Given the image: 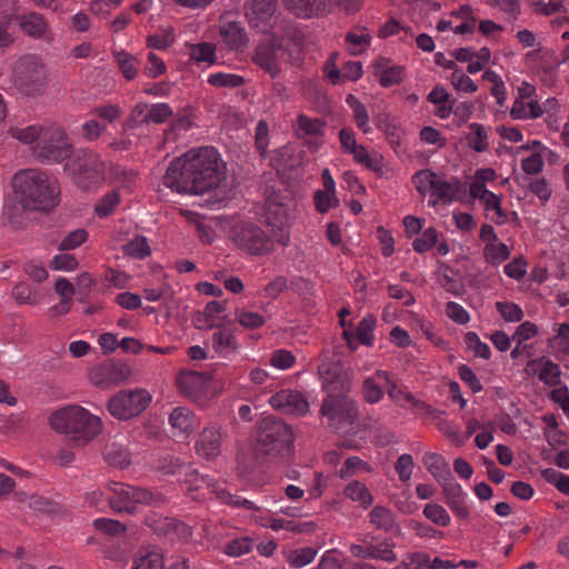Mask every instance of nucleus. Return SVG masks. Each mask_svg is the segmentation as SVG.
I'll return each mask as SVG.
<instances>
[{
  "instance_id": "29",
  "label": "nucleus",
  "mask_w": 569,
  "mask_h": 569,
  "mask_svg": "<svg viewBox=\"0 0 569 569\" xmlns=\"http://www.w3.org/2000/svg\"><path fill=\"white\" fill-rule=\"evenodd\" d=\"M131 569H164L163 556L156 550L148 551L134 560ZM168 569H189L188 560L174 562Z\"/></svg>"
},
{
  "instance_id": "28",
  "label": "nucleus",
  "mask_w": 569,
  "mask_h": 569,
  "mask_svg": "<svg viewBox=\"0 0 569 569\" xmlns=\"http://www.w3.org/2000/svg\"><path fill=\"white\" fill-rule=\"evenodd\" d=\"M423 463L440 486L453 478L448 463L441 455L427 452L423 456Z\"/></svg>"
},
{
  "instance_id": "35",
  "label": "nucleus",
  "mask_w": 569,
  "mask_h": 569,
  "mask_svg": "<svg viewBox=\"0 0 569 569\" xmlns=\"http://www.w3.org/2000/svg\"><path fill=\"white\" fill-rule=\"evenodd\" d=\"M103 457L106 461L118 468H124L130 463V453L123 443L111 441L106 445Z\"/></svg>"
},
{
  "instance_id": "19",
  "label": "nucleus",
  "mask_w": 569,
  "mask_h": 569,
  "mask_svg": "<svg viewBox=\"0 0 569 569\" xmlns=\"http://www.w3.org/2000/svg\"><path fill=\"white\" fill-rule=\"evenodd\" d=\"M376 377L377 379L386 382L389 398L392 399L398 406L405 407V403H408L415 408H421L430 411V407L428 405L418 400L412 393L407 392L402 388L398 387V385L390 379L388 371L377 370Z\"/></svg>"
},
{
  "instance_id": "8",
  "label": "nucleus",
  "mask_w": 569,
  "mask_h": 569,
  "mask_svg": "<svg viewBox=\"0 0 569 569\" xmlns=\"http://www.w3.org/2000/svg\"><path fill=\"white\" fill-rule=\"evenodd\" d=\"M72 183L83 191L98 188L106 179V163L90 149H78L64 164Z\"/></svg>"
},
{
  "instance_id": "52",
  "label": "nucleus",
  "mask_w": 569,
  "mask_h": 569,
  "mask_svg": "<svg viewBox=\"0 0 569 569\" xmlns=\"http://www.w3.org/2000/svg\"><path fill=\"white\" fill-rule=\"evenodd\" d=\"M422 513L428 520L440 527H448L451 522L449 512L438 503H427Z\"/></svg>"
},
{
  "instance_id": "3",
  "label": "nucleus",
  "mask_w": 569,
  "mask_h": 569,
  "mask_svg": "<svg viewBox=\"0 0 569 569\" xmlns=\"http://www.w3.org/2000/svg\"><path fill=\"white\" fill-rule=\"evenodd\" d=\"M351 383L352 373L340 362L322 371V390L327 392L322 400V416L328 417L329 428L341 435L352 429L359 415L358 402L349 396Z\"/></svg>"
},
{
  "instance_id": "12",
  "label": "nucleus",
  "mask_w": 569,
  "mask_h": 569,
  "mask_svg": "<svg viewBox=\"0 0 569 569\" xmlns=\"http://www.w3.org/2000/svg\"><path fill=\"white\" fill-rule=\"evenodd\" d=\"M14 84L26 96H38L44 88V69L36 57H24L14 69Z\"/></svg>"
},
{
  "instance_id": "57",
  "label": "nucleus",
  "mask_w": 569,
  "mask_h": 569,
  "mask_svg": "<svg viewBox=\"0 0 569 569\" xmlns=\"http://www.w3.org/2000/svg\"><path fill=\"white\" fill-rule=\"evenodd\" d=\"M119 203V191L111 190L99 200V202L96 204L94 212L99 218H107L114 211Z\"/></svg>"
},
{
  "instance_id": "47",
  "label": "nucleus",
  "mask_w": 569,
  "mask_h": 569,
  "mask_svg": "<svg viewBox=\"0 0 569 569\" xmlns=\"http://www.w3.org/2000/svg\"><path fill=\"white\" fill-rule=\"evenodd\" d=\"M560 367L550 359L543 357V361L541 362L540 370L538 372L539 380L547 386L556 387L560 383Z\"/></svg>"
},
{
  "instance_id": "7",
  "label": "nucleus",
  "mask_w": 569,
  "mask_h": 569,
  "mask_svg": "<svg viewBox=\"0 0 569 569\" xmlns=\"http://www.w3.org/2000/svg\"><path fill=\"white\" fill-rule=\"evenodd\" d=\"M293 451V432L289 425L273 417L263 418L260 422L257 452L270 461L288 459Z\"/></svg>"
},
{
  "instance_id": "17",
  "label": "nucleus",
  "mask_w": 569,
  "mask_h": 569,
  "mask_svg": "<svg viewBox=\"0 0 569 569\" xmlns=\"http://www.w3.org/2000/svg\"><path fill=\"white\" fill-rule=\"evenodd\" d=\"M463 186L458 179L448 181L438 174L433 191L428 199V206L435 208L439 203L450 204L460 198Z\"/></svg>"
},
{
  "instance_id": "10",
  "label": "nucleus",
  "mask_w": 569,
  "mask_h": 569,
  "mask_svg": "<svg viewBox=\"0 0 569 569\" xmlns=\"http://www.w3.org/2000/svg\"><path fill=\"white\" fill-rule=\"evenodd\" d=\"M34 152L41 161L56 163L62 162L73 154L72 144L67 133L57 126L46 128Z\"/></svg>"
},
{
  "instance_id": "41",
  "label": "nucleus",
  "mask_w": 569,
  "mask_h": 569,
  "mask_svg": "<svg viewBox=\"0 0 569 569\" xmlns=\"http://www.w3.org/2000/svg\"><path fill=\"white\" fill-rule=\"evenodd\" d=\"M470 133L467 136L468 144L476 152H485L489 148V136L487 129L477 122L469 124Z\"/></svg>"
},
{
  "instance_id": "24",
  "label": "nucleus",
  "mask_w": 569,
  "mask_h": 569,
  "mask_svg": "<svg viewBox=\"0 0 569 569\" xmlns=\"http://www.w3.org/2000/svg\"><path fill=\"white\" fill-rule=\"evenodd\" d=\"M21 31L33 39H46L50 32V27L46 18L34 11L23 13L18 17Z\"/></svg>"
},
{
  "instance_id": "6",
  "label": "nucleus",
  "mask_w": 569,
  "mask_h": 569,
  "mask_svg": "<svg viewBox=\"0 0 569 569\" xmlns=\"http://www.w3.org/2000/svg\"><path fill=\"white\" fill-rule=\"evenodd\" d=\"M201 480L214 492V496L221 502L236 509H246L252 512H257L258 515H253L252 517L254 521L262 527H269L274 531L286 529L293 532H310L316 528V525L312 522H296L293 520L273 518L268 513V511H262L258 506H256L254 502L229 492L226 489L224 483L218 481L217 479L203 477Z\"/></svg>"
},
{
  "instance_id": "64",
  "label": "nucleus",
  "mask_w": 569,
  "mask_h": 569,
  "mask_svg": "<svg viewBox=\"0 0 569 569\" xmlns=\"http://www.w3.org/2000/svg\"><path fill=\"white\" fill-rule=\"evenodd\" d=\"M141 124H149V104L144 102L137 103L127 119L128 128H138Z\"/></svg>"
},
{
  "instance_id": "38",
  "label": "nucleus",
  "mask_w": 569,
  "mask_h": 569,
  "mask_svg": "<svg viewBox=\"0 0 569 569\" xmlns=\"http://www.w3.org/2000/svg\"><path fill=\"white\" fill-rule=\"evenodd\" d=\"M371 42V36L366 28H357L346 34V43L351 54L362 53Z\"/></svg>"
},
{
  "instance_id": "15",
  "label": "nucleus",
  "mask_w": 569,
  "mask_h": 569,
  "mask_svg": "<svg viewBox=\"0 0 569 569\" xmlns=\"http://www.w3.org/2000/svg\"><path fill=\"white\" fill-rule=\"evenodd\" d=\"M221 439L222 433L219 426L206 427L196 441V452L207 460L216 459L221 452Z\"/></svg>"
},
{
  "instance_id": "27",
  "label": "nucleus",
  "mask_w": 569,
  "mask_h": 569,
  "mask_svg": "<svg viewBox=\"0 0 569 569\" xmlns=\"http://www.w3.org/2000/svg\"><path fill=\"white\" fill-rule=\"evenodd\" d=\"M350 552L361 559L371 558L386 562H393L397 559L396 553L388 545H352Z\"/></svg>"
},
{
  "instance_id": "54",
  "label": "nucleus",
  "mask_w": 569,
  "mask_h": 569,
  "mask_svg": "<svg viewBox=\"0 0 569 569\" xmlns=\"http://www.w3.org/2000/svg\"><path fill=\"white\" fill-rule=\"evenodd\" d=\"M236 321L244 329H258L266 323V318L250 310L237 309L234 312Z\"/></svg>"
},
{
  "instance_id": "37",
  "label": "nucleus",
  "mask_w": 569,
  "mask_h": 569,
  "mask_svg": "<svg viewBox=\"0 0 569 569\" xmlns=\"http://www.w3.org/2000/svg\"><path fill=\"white\" fill-rule=\"evenodd\" d=\"M154 530L164 535H172L180 540H186L192 535L190 526L173 518H164Z\"/></svg>"
},
{
  "instance_id": "30",
  "label": "nucleus",
  "mask_w": 569,
  "mask_h": 569,
  "mask_svg": "<svg viewBox=\"0 0 569 569\" xmlns=\"http://www.w3.org/2000/svg\"><path fill=\"white\" fill-rule=\"evenodd\" d=\"M346 103L352 111L353 121L359 130L365 134L371 133L370 117L367 107L353 94L346 97Z\"/></svg>"
},
{
  "instance_id": "32",
  "label": "nucleus",
  "mask_w": 569,
  "mask_h": 569,
  "mask_svg": "<svg viewBox=\"0 0 569 569\" xmlns=\"http://www.w3.org/2000/svg\"><path fill=\"white\" fill-rule=\"evenodd\" d=\"M408 569H453L458 565L450 560H443L441 558H433L422 552L413 553L408 560Z\"/></svg>"
},
{
  "instance_id": "25",
  "label": "nucleus",
  "mask_w": 569,
  "mask_h": 569,
  "mask_svg": "<svg viewBox=\"0 0 569 569\" xmlns=\"http://www.w3.org/2000/svg\"><path fill=\"white\" fill-rule=\"evenodd\" d=\"M253 60L271 77H276L280 71L278 48L273 42L259 43L256 48Z\"/></svg>"
},
{
  "instance_id": "18",
  "label": "nucleus",
  "mask_w": 569,
  "mask_h": 569,
  "mask_svg": "<svg viewBox=\"0 0 569 569\" xmlns=\"http://www.w3.org/2000/svg\"><path fill=\"white\" fill-rule=\"evenodd\" d=\"M176 437L188 438L200 425L198 417L187 407H176L168 419Z\"/></svg>"
},
{
  "instance_id": "26",
  "label": "nucleus",
  "mask_w": 569,
  "mask_h": 569,
  "mask_svg": "<svg viewBox=\"0 0 569 569\" xmlns=\"http://www.w3.org/2000/svg\"><path fill=\"white\" fill-rule=\"evenodd\" d=\"M227 308L226 301H210L206 305L203 311L196 318L197 327L199 329H213L223 325L224 317L219 315Z\"/></svg>"
},
{
  "instance_id": "58",
  "label": "nucleus",
  "mask_w": 569,
  "mask_h": 569,
  "mask_svg": "<svg viewBox=\"0 0 569 569\" xmlns=\"http://www.w3.org/2000/svg\"><path fill=\"white\" fill-rule=\"evenodd\" d=\"M110 497L111 493L108 491L107 485L104 489H94L87 492L84 501L89 507L96 508L99 511H104L107 508H110Z\"/></svg>"
},
{
  "instance_id": "49",
  "label": "nucleus",
  "mask_w": 569,
  "mask_h": 569,
  "mask_svg": "<svg viewBox=\"0 0 569 569\" xmlns=\"http://www.w3.org/2000/svg\"><path fill=\"white\" fill-rule=\"evenodd\" d=\"M375 377H367L361 385V395L363 400L369 405L378 403L385 396V390L376 381Z\"/></svg>"
},
{
  "instance_id": "9",
  "label": "nucleus",
  "mask_w": 569,
  "mask_h": 569,
  "mask_svg": "<svg viewBox=\"0 0 569 569\" xmlns=\"http://www.w3.org/2000/svg\"><path fill=\"white\" fill-rule=\"evenodd\" d=\"M246 16L250 27L259 32L274 38L291 36L288 23L277 16V0H252Z\"/></svg>"
},
{
  "instance_id": "4",
  "label": "nucleus",
  "mask_w": 569,
  "mask_h": 569,
  "mask_svg": "<svg viewBox=\"0 0 569 569\" xmlns=\"http://www.w3.org/2000/svg\"><path fill=\"white\" fill-rule=\"evenodd\" d=\"M11 183L17 200L24 209L48 211L58 204L59 183L44 171L20 170Z\"/></svg>"
},
{
  "instance_id": "56",
  "label": "nucleus",
  "mask_w": 569,
  "mask_h": 569,
  "mask_svg": "<svg viewBox=\"0 0 569 569\" xmlns=\"http://www.w3.org/2000/svg\"><path fill=\"white\" fill-rule=\"evenodd\" d=\"M44 130L46 128L39 124H31L26 128H11L10 134L23 143H32L38 139L39 141L42 139Z\"/></svg>"
},
{
  "instance_id": "63",
  "label": "nucleus",
  "mask_w": 569,
  "mask_h": 569,
  "mask_svg": "<svg viewBox=\"0 0 569 569\" xmlns=\"http://www.w3.org/2000/svg\"><path fill=\"white\" fill-rule=\"evenodd\" d=\"M361 0H322V13L331 12L336 8H340L346 13L351 14L361 9Z\"/></svg>"
},
{
  "instance_id": "42",
  "label": "nucleus",
  "mask_w": 569,
  "mask_h": 569,
  "mask_svg": "<svg viewBox=\"0 0 569 569\" xmlns=\"http://www.w3.org/2000/svg\"><path fill=\"white\" fill-rule=\"evenodd\" d=\"M292 153L293 148L290 146H284L273 151L270 156V166L276 169L277 173L295 167L298 160L292 158Z\"/></svg>"
},
{
  "instance_id": "20",
  "label": "nucleus",
  "mask_w": 569,
  "mask_h": 569,
  "mask_svg": "<svg viewBox=\"0 0 569 569\" xmlns=\"http://www.w3.org/2000/svg\"><path fill=\"white\" fill-rule=\"evenodd\" d=\"M162 470L169 475H184L186 477H191V479H187L190 485L194 487L196 490L207 488L211 493L214 492L201 480L203 477H209V475H200L196 470L191 469V466L182 462L179 458L176 457H167L163 460ZM211 479H213L211 477Z\"/></svg>"
},
{
  "instance_id": "22",
  "label": "nucleus",
  "mask_w": 569,
  "mask_h": 569,
  "mask_svg": "<svg viewBox=\"0 0 569 569\" xmlns=\"http://www.w3.org/2000/svg\"><path fill=\"white\" fill-rule=\"evenodd\" d=\"M213 329H216V331L210 338V345L213 351L222 358H229L236 353L239 345L233 332L224 325H220Z\"/></svg>"
},
{
  "instance_id": "34",
  "label": "nucleus",
  "mask_w": 569,
  "mask_h": 569,
  "mask_svg": "<svg viewBox=\"0 0 569 569\" xmlns=\"http://www.w3.org/2000/svg\"><path fill=\"white\" fill-rule=\"evenodd\" d=\"M112 54L124 79L128 81L133 80L138 74L140 60L124 50H116Z\"/></svg>"
},
{
  "instance_id": "53",
  "label": "nucleus",
  "mask_w": 569,
  "mask_h": 569,
  "mask_svg": "<svg viewBox=\"0 0 569 569\" xmlns=\"http://www.w3.org/2000/svg\"><path fill=\"white\" fill-rule=\"evenodd\" d=\"M486 261L492 266H498L506 261L510 256V250L505 243H486L483 249Z\"/></svg>"
},
{
  "instance_id": "21",
  "label": "nucleus",
  "mask_w": 569,
  "mask_h": 569,
  "mask_svg": "<svg viewBox=\"0 0 569 569\" xmlns=\"http://www.w3.org/2000/svg\"><path fill=\"white\" fill-rule=\"evenodd\" d=\"M293 127L297 137L309 146V150L317 151L320 139V121L306 114H299Z\"/></svg>"
},
{
  "instance_id": "31",
  "label": "nucleus",
  "mask_w": 569,
  "mask_h": 569,
  "mask_svg": "<svg viewBox=\"0 0 569 569\" xmlns=\"http://www.w3.org/2000/svg\"><path fill=\"white\" fill-rule=\"evenodd\" d=\"M177 381L180 391L190 398H197L204 389V378L198 372H181Z\"/></svg>"
},
{
  "instance_id": "39",
  "label": "nucleus",
  "mask_w": 569,
  "mask_h": 569,
  "mask_svg": "<svg viewBox=\"0 0 569 569\" xmlns=\"http://www.w3.org/2000/svg\"><path fill=\"white\" fill-rule=\"evenodd\" d=\"M377 319L373 315L367 313L356 327V337L359 343L371 347L375 342V330Z\"/></svg>"
},
{
  "instance_id": "33",
  "label": "nucleus",
  "mask_w": 569,
  "mask_h": 569,
  "mask_svg": "<svg viewBox=\"0 0 569 569\" xmlns=\"http://www.w3.org/2000/svg\"><path fill=\"white\" fill-rule=\"evenodd\" d=\"M90 379L96 386L107 389L117 385L122 373L117 366H101L91 372Z\"/></svg>"
},
{
  "instance_id": "43",
  "label": "nucleus",
  "mask_w": 569,
  "mask_h": 569,
  "mask_svg": "<svg viewBox=\"0 0 569 569\" xmlns=\"http://www.w3.org/2000/svg\"><path fill=\"white\" fill-rule=\"evenodd\" d=\"M322 213L336 207L339 202L336 197V183L328 169H322Z\"/></svg>"
},
{
  "instance_id": "61",
  "label": "nucleus",
  "mask_w": 569,
  "mask_h": 569,
  "mask_svg": "<svg viewBox=\"0 0 569 569\" xmlns=\"http://www.w3.org/2000/svg\"><path fill=\"white\" fill-rule=\"evenodd\" d=\"M488 3L502 12L508 21H515L520 14L519 0H489Z\"/></svg>"
},
{
  "instance_id": "2",
  "label": "nucleus",
  "mask_w": 569,
  "mask_h": 569,
  "mask_svg": "<svg viewBox=\"0 0 569 569\" xmlns=\"http://www.w3.org/2000/svg\"><path fill=\"white\" fill-rule=\"evenodd\" d=\"M224 169L216 148H193L170 162L163 184L178 193L201 194L219 186Z\"/></svg>"
},
{
  "instance_id": "55",
  "label": "nucleus",
  "mask_w": 569,
  "mask_h": 569,
  "mask_svg": "<svg viewBox=\"0 0 569 569\" xmlns=\"http://www.w3.org/2000/svg\"><path fill=\"white\" fill-rule=\"evenodd\" d=\"M244 79L241 76L227 72H213L208 76V83L218 88H238Z\"/></svg>"
},
{
  "instance_id": "46",
  "label": "nucleus",
  "mask_w": 569,
  "mask_h": 569,
  "mask_svg": "<svg viewBox=\"0 0 569 569\" xmlns=\"http://www.w3.org/2000/svg\"><path fill=\"white\" fill-rule=\"evenodd\" d=\"M286 7L300 18L312 17L320 8V0H283Z\"/></svg>"
},
{
  "instance_id": "13",
  "label": "nucleus",
  "mask_w": 569,
  "mask_h": 569,
  "mask_svg": "<svg viewBox=\"0 0 569 569\" xmlns=\"http://www.w3.org/2000/svg\"><path fill=\"white\" fill-rule=\"evenodd\" d=\"M150 402L151 396L147 390L120 391L110 399L108 409L113 417L127 420L140 415Z\"/></svg>"
},
{
  "instance_id": "62",
  "label": "nucleus",
  "mask_w": 569,
  "mask_h": 569,
  "mask_svg": "<svg viewBox=\"0 0 569 569\" xmlns=\"http://www.w3.org/2000/svg\"><path fill=\"white\" fill-rule=\"evenodd\" d=\"M296 363L293 353L286 349H277L271 352L269 365L279 370H288Z\"/></svg>"
},
{
  "instance_id": "16",
  "label": "nucleus",
  "mask_w": 569,
  "mask_h": 569,
  "mask_svg": "<svg viewBox=\"0 0 569 569\" xmlns=\"http://www.w3.org/2000/svg\"><path fill=\"white\" fill-rule=\"evenodd\" d=\"M445 502L453 512V515L460 519H468L470 516V509L467 503V493L463 491L460 483L455 478L450 479L441 485Z\"/></svg>"
},
{
  "instance_id": "48",
  "label": "nucleus",
  "mask_w": 569,
  "mask_h": 569,
  "mask_svg": "<svg viewBox=\"0 0 569 569\" xmlns=\"http://www.w3.org/2000/svg\"><path fill=\"white\" fill-rule=\"evenodd\" d=\"M124 254L134 259H144L151 254L148 239L137 236L123 246Z\"/></svg>"
},
{
  "instance_id": "44",
  "label": "nucleus",
  "mask_w": 569,
  "mask_h": 569,
  "mask_svg": "<svg viewBox=\"0 0 569 569\" xmlns=\"http://www.w3.org/2000/svg\"><path fill=\"white\" fill-rule=\"evenodd\" d=\"M345 495L347 498L352 501L359 502L362 507L367 508L371 505L373 498L369 489L365 486V483L360 481H351L345 488Z\"/></svg>"
},
{
  "instance_id": "60",
  "label": "nucleus",
  "mask_w": 569,
  "mask_h": 569,
  "mask_svg": "<svg viewBox=\"0 0 569 569\" xmlns=\"http://www.w3.org/2000/svg\"><path fill=\"white\" fill-rule=\"evenodd\" d=\"M252 545V540L249 537L236 538L223 547V552L229 557H240L250 552Z\"/></svg>"
},
{
  "instance_id": "36",
  "label": "nucleus",
  "mask_w": 569,
  "mask_h": 569,
  "mask_svg": "<svg viewBox=\"0 0 569 569\" xmlns=\"http://www.w3.org/2000/svg\"><path fill=\"white\" fill-rule=\"evenodd\" d=\"M376 68L380 73L379 82L385 88L400 83L403 78V68L400 66L389 67L385 59L377 61Z\"/></svg>"
},
{
  "instance_id": "40",
  "label": "nucleus",
  "mask_w": 569,
  "mask_h": 569,
  "mask_svg": "<svg viewBox=\"0 0 569 569\" xmlns=\"http://www.w3.org/2000/svg\"><path fill=\"white\" fill-rule=\"evenodd\" d=\"M438 173L430 169H421L413 173L411 181L421 197L431 194Z\"/></svg>"
},
{
  "instance_id": "1",
  "label": "nucleus",
  "mask_w": 569,
  "mask_h": 569,
  "mask_svg": "<svg viewBox=\"0 0 569 569\" xmlns=\"http://www.w3.org/2000/svg\"><path fill=\"white\" fill-rule=\"evenodd\" d=\"M295 208L291 191L282 183L266 188L264 222L247 216L232 219L228 227V238L242 253L250 257H264L272 253L276 244L288 246L289 223Z\"/></svg>"
},
{
  "instance_id": "59",
  "label": "nucleus",
  "mask_w": 569,
  "mask_h": 569,
  "mask_svg": "<svg viewBox=\"0 0 569 569\" xmlns=\"http://www.w3.org/2000/svg\"><path fill=\"white\" fill-rule=\"evenodd\" d=\"M496 309L507 322H520L525 316L520 306L510 301H497Z\"/></svg>"
},
{
  "instance_id": "45",
  "label": "nucleus",
  "mask_w": 569,
  "mask_h": 569,
  "mask_svg": "<svg viewBox=\"0 0 569 569\" xmlns=\"http://www.w3.org/2000/svg\"><path fill=\"white\" fill-rule=\"evenodd\" d=\"M189 54L196 62L213 64L217 60L216 46L209 42L194 43L189 46Z\"/></svg>"
},
{
  "instance_id": "23",
  "label": "nucleus",
  "mask_w": 569,
  "mask_h": 569,
  "mask_svg": "<svg viewBox=\"0 0 569 569\" xmlns=\"http://www.w3.org/2000/svg\"><path fill=\"white\" fill-rule=\"evenodd\" d=\"M219 31L222 42L229 50L240 51L248 44L249 38L247 31L240 22H222Z\"/></svg>"
},
{
  "instance_id": "14",
  "label": "nucleus",
  "mask_w": 569,
  "mask_h": 569,
  "mask_svg": "<svg viewBox=\"0 0 569 569\" xmlns=\"http://www.w3.org/2000/svg\"><path fill=\"white\" fill-rule=\"evenodd\" d=\"M269 405L286 415L301 416L308 411L309 403L299 391L282 389L268 399Z\"/></svg>"
},
{
  "instance_id": "51",
  "label": "nucleus",
  "mask_w": 569,
  "mask_h": 569,
  "mask_svg": "<svg viewBox=\"0 0 569 569\" xmlns=\"http://www.w3.org/2000/svg\"><path fill=\"white\" fill-rule=\"evenodd\" d=\"M370 522L377 528L388 531L392 528L395 519L390 509L376 506L370 511Z\"/></svg>"
},
{
  "instance_id": "50",
  "label": "nucleus",
  "mask_w": 569,
  "mask_h": 569,
  "mask_svg": "<svg viewBox=\"0 0 569 569\" xmlns=\"http://www.w3.org/2000/svg\"><path fill=\"white\" fill-rule=\"evenodd\" d=\"M440 233L433 227L427 228L412 242V248L418 253H423L436 247Z\"/></svg>"
},
{
  "instance_id": "5",
  "label": "nucleus",
  "mask_w": 569,
  "mask_h": 569,
  "mask_svg": "<svg viewBox=\"0 0 569 569\" xmlns=\"http://www.w3.org/2000/svg\"><path fill=\"white\" fill-rule=\"evenodd\" d=\"M49 420L56 431L67 436L77 446H86L102 430L101 419L78 405L54 411Z\"/></svg>"
},
{
  "instance_id": "11",
  "label": "nucleus",
  "mask_w": 569,
  "mask_h": 569,
  "mask_svg": "<svg viewBox=\"0 0 569 569\" xmlns=\"http://www.w3.org/2000/svg\"><path fill=\"white\" fill-rule=\"evenodd\" d=\"M108 491L111 493L110 508L114 512L131 513L139 505H151L154 501L151 491L122 482L108 483Z\"/></svg>"
}]
</instances>
